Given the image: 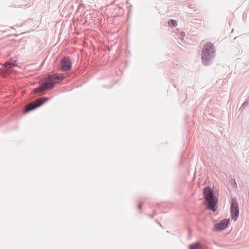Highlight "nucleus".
I'll use <instances>...</instances> for the list:
<instances>
[{
  "label": "nucleus",
  "instance_id": "nucleus-1",
  "mask_svg": "<svg viewBox=\"0 0 249 249\" xmlns=\"http://www.w3.org/2000/svg\"><path fill=\"white\" fill-rule=\"evenodd\" d=\"M63 79L62 74H54L52 76H48L43 82L41 86L38 88L35 89V92L38 93L47 89L53 88L55 84L59 83Z\"/></svg>",
  "mask_w": 249,
  "mask_h": 249
},
{
  "label": "nucleus",
  "instance_id": "nucleus-2",
  "mask_svg": "<svg viewBox=\"0 0 249 249\" xmlns=\"http://www.w3.org/2000/svg\"><path fill=\"white\" fill-rule=\"evenodd\" d=\"M214 48L213 45L210 43L205 44L204 46L202 53V60L203 63L207 65L211 59L213 57Z\"/></svg>",
  "mask_w": 249,
  "mask_h": 249
},
{
  "label": "nucleus",
  "instance_id": "nucleus-3",
  "mask_svg": "<svg viewBox=\"0 0 249 249\" xmlns=\"http://www.w3.org/2000/svg\"><path fill=\"white\" fill-rule=\"evenodd\" d=\"M214 48L213 45L210 43L205 44L204 46L202 53V60L203 63L207 65L211 59L213 57Z\"/></svg>",
  "mask_w": 249,
  "mask_h": 249
},
{
  "label": "nucleus",
  "instance_id": "nucleus-4",
  "mask_svg": "<svg viewBox=\"0 0 249 249\" xmlns=\"http://www.w3.org/2000/svg\"><path fill=\"white\" fill-rule=\"evenodd\" d=\"M203 194L204 197L207 203L208 208L214 212L216 210L215 206L217 202V199L209 188L204 189Z\"/></svg>",
  "mask_w": 249,
  "mask_h": 249
},
{
  "label": "nucleus",
  "instance_id": "nucleus-5",
  "mask_svg": "<svg viewBox=\"0 0 249 249\" xmlns=\"http://www.w3.org/2000/svg\"><path fill=\"white\" fill-rule=\"evenodd\" d=\"M230 213L233 220L236 221L239 214V210L237 201L235 199H232L230 206Z\"/></svg>",
  "mask_w": 249,
  "mask_h": 249
},
{
  "label": "nucleus",
  "instance_id": "nucleus-6",
  "mask_svg": "<svg viewBox=\"0 0 249 249\" xmlns=\"http://www.w3.org/2000/svg\"><path fill=\"white\" fill-rule=\"evenodd\" d=\"M15 66L16 64L14 63L6 62L1 69V75L3 77H6L13 71V68Z\"/></svg>",
  "mask_w": 249,
  "mask_h": 249
},
{
  "label": "nucleus",
  "instance_id": "nucleus-7",
  "mask_svg": "<svg viewBox=\"0 0 249 249\" xmlns=\"http://www.w3.org/2000/svg\"><path fill=\"white\" fill-rule=\"evenodd\" d=\"M46 101L47 99L46 98H40L37 99L34 102L31 103L26 106L25 112H27L28 111H30L32 110H33L37 108V107L43 104Z\"/></svg>",
  "mask_w": 249,
  "mask_h": 249
},
{
  "label": "nucleus",
  "instance_id": "nucleus-8",
  "mask_svg": "<svg viewBox=\"0 0 249 249\" xmlns=\"http://www.w3.org/2000/svg\"><path fill=\"white\" fill-rule=\"evenodd\" d=\"M71 62L68 57H64L60 61V68L62 71H69L71 67Z\"/></svg>",
  "mask_w": 249,
  "mask_h": 249
},
{
  "label": "nucleus",
  "instance_id": "nucleus-9",
  "mask_svg": "<svg viewBox=\"0 0 249 249\" xmlns=\"http://www.w3.org/2000/svg\"><path fill=\"white\" fill-rule=\"evenodd\" d=\"M229 221V219H225L222 220L219 223L215 224L214 227V231H219L224 230L227 226Z\"/></svg>",
  "mask_w": 249,
  "mask_h": 249
},
{
  "label": "nucleus",
  "instance_id": "nucleus-10",
  "mask_svg": "<svg viewBox=\"0 0 249 249\" xmlns=\"http://www.w3.org/2000/svg\"><path fill=\"white\" fill-rule=\"evenodd\" d=\"M200 246V243L196 242L190 245L189 249H198Z\"/></svg>",
  "mask_w": 249,
  "mask_h": 249
},
{
  "label": "nucleus",
  "instance_id": "nucleus-11",
  "mask_svg": "<svg viewBox=\"0 0 249 249\" xmlns=\"http://www.w3.org/2000/svg\"><path fill=\"white\" fill-rule=\"evenodd\" d=\"M168 24L170 26H175L176 25V22L174 20H171L168 22Z\"/></svg>",
  "mask_w": 249,
  "mask_h": 249
},
{
  "label": "nucleus",
  "instance_id": "nucleus-12",
  "mask_svg": "<svg viewBox=\"0 0 249 249\" xmlns=\"http://www.w3.org/2000/svg\"><path fill=\"white\" fill-rule=\"evenodd\" d=\"M180 36H181V37L184 36H185V33H183V32L181 33H180Z\"/></svg>",
  "mask_w": 249,
  "mask_h": 249
},
{
  "label": "nucleus",
  "instance_id": "nucleus-13",
  "mask_svg": "<svg viewBox=\"0 0 249 249\" xmlns=\"http://www.w3.org/2000/svg\"><path fill=\"white\" fill-rule=\"evenodd\" d=\"M246 104H247V103L245 102L243 104V106H244V105H246Z\"/></svg>",
  "mask_w": 249,
  "mask_h": 249
}]
</instances>
